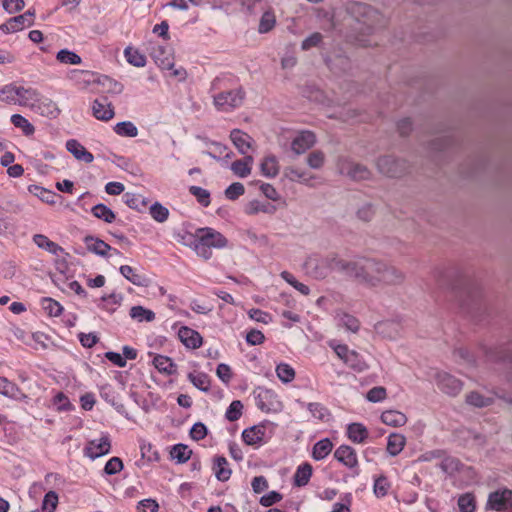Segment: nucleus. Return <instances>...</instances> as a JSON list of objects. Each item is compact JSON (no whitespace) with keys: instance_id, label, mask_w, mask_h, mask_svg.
I'll return each instance as SVG.
<instances>
[{"instance_id":"9","label":"nucleus","mask_w":512,"mask_h":512,"mask_svg":"<svg viewBox=\"0 0 512 512\" xmlns=\"http://www.w3.org/2000/svg\"><path fill=\"white\" fill-rule=\"evenodd\" d=\"M437 387L450 396H456L462 390L463 383L446 372H438L435 377Z\"/></svg>"},{"instance_id":"50","label":"nucleus","mask_w":512,"mask_h":512,"mask_svg":"<svg viewBox=\"0 0 512 512\" xmlns=\"http://www.w3.org/2000/svg\"><path fill=\"white\" fill-rule=\"evenodd\" d=\"M11 123L22 130L23 134L26 136H31L35 132L34 126L22 115L13 114L11 116Z\"/></svg>"},{"instance_id":"20","label":"nucleus","mask_w":512,"mask_h":512,"mask_svg":"<svg viewBox=\"0 0 512 512\" xmlns=\"http://www.w3.org/2000/svg\"><path fill=\"white\" fill-rule=\"evenodd\" d=\"M178 337L187 348L196 349L202 344L201 335L196 330L186 326L179 329Z\"/></svg>"},{"instance_id":"22","label":"nucleus","mask_w":512,"mask_h":512,"mask_svg":"<svg viewBox=\"0 0 512 512\" xmlns=\"http://www.w3.org/2000/svg\"><path fill=\"white\" fill-rule=\"evenodd\" d=\"M84 243L89 252L102 257H107L108 253L112 250V247L109 244L92 235L86 236L84 238Z\"/></svg>"},{"instance_id":"24","label":"nucleus","mask_w":512,"mask_h":512,"mask_svg":"<svg viewBox=\"0 0 512 512\" xmlns=\"http://www.w3.org/2000/svg\"><path fill=\"white\" fill-rule=\"evenodd\" d=\"M69 78L73 80L81 89H86L89 85L97 83L98 75L87 70H72Z\"/></svg>"},{"instance_id":"48","label":"nucleus","mask_w":512,"mask_h":512,"mask_svg":"<svg viewBox=\"0 0 512 512\" xmlns=\"http://www.w3.org/2000/svg\"><path fill=\"white\" fill-rule=\"evenodd\" d=\"M275 211V207L270 203H262L260 201H251L245 208V212L248 215H255L259 212L271 214Z\"/></svg>"},{"instance_id":"60","label":"nucleus","mask_w":512,"mask_h":512,"mask_svg":"<svg viewBox=\"0 0 512 512\" xmlns=\"http://www.w3.org/2000/svg\"><path fill=\"white\" fill-rule=\"evenodd\" d=\"M281 277L282 279H284L288 284H290L291 286H293L297 291H299L301 294L303 295H309L310 293V288L299 282L290 272L288 271H283L281 273Z\"/></svg>"},{"instance_id":"11","label":"nucleus","mask_w":512,"mask_h":512,"mask_svg":"<svg viewBox=\"0 0 512 512\" xmlns=\"http://www.w3.org/2000/svg\"><path fill=\"white\" fill-rule=\"evenodd\" d=\"M150 55L154 60L155 64L166 70H171L174 67V55L172 49L163 45L153 46Z\"/></svg>"},{"instance_id":"58","label":"nucleus","mask_w":512,"mask_h":512,"mask_svg":"<svg viewBox=\"0 0 512 512\" xmlns=\"http://www.w3.org/2000/svg\"><path fill=\"white\" fill-rule=\"evenodd\" d=\"M276 374L283 383H289L295 378L294 369L286 363H280L277 365Z\"/></svg>"},{"instance_id":"35","label":"nucleus","mask_w":512,"mask_h":512,"mask_svg":"<svg viewBox=\"0 0 512 512\" xmlns=\"http://www.w3.org/2000/svg\"><path fill=\"white\" fill-rule=\"evenodd\" d=\"M97 83L101 85L105 92L111 94H120L123 92L124 86L122 83L110 78L106 75L98 76Z\"/></svg>"},{"instance_id":"46","label":"nucleus","mask_w":512,"mask_h":512,"mask_svg":"<svg viewBox=\"0 0 512 512\" xmlns=\"http://www.w3.org/2000/svg\"><path fill=\"white\" fill-rule=\"evenodd\" d=\"M131 318L139 322H151L155 319V313L152 310L146 309L143 306H133L130 309Z\"/></svg>"},{"instance_id":"18","label":"nucleus","mask_w":512,"mask_h":512,"mask_svg":"<svg viewBox=\"0 0 512 512\" xmlns=\"http://www.w3.org/2000/svg\"><path fill=\"white\" fill-rule=\"evenodd\" d=\"M316 142V137L311 131H303L292 141L291 148L296 154H302L310 149Z\"/></svg>"},{"instance_id":"30","label":"nucleus","mask_w":512,"mask_h":512,"mask_svg":"<svg viewBox=\"0 0 512 512\" xmlns=\"http://www.w3.org/2000/svg\"><path fill=\"white\" fill-rule=\"evenodd\" d=\"M380 418L384 424L392 427H401L407 422L406 415L398 410H386Z\"/></svg>"},{"instance_id":"61","label":"nucleus","mask_w":512,"mask_h":512,"mask_svg":"<svg viewBox=\"0 0 512 512\" xmlns=\"http://www.w3.org/2000/svg\"><path fill=\"white\" fill-rule=\"evenodd\" d=\"M42 306L49 316L57 317L61 315L63 307L57 301L52 298L45 297L42 299Z\"/></svg>"},{"instance_id":"57","label":"nucleus","mask_w":512,"mask_h":512,"mask_svg":"<svg viewBox=\"0 0 512 512\" xmlns=\"http://www.w3.org/2000/svg\"><path fill=\"white\" fill-rule=\"evenodd\" d=\"M189 192L204 207H208L211 203L210 192L199 186H190Z\"/></svg>"},{"instance_id":"16","label":"nucleus","mask_w":512,"mask_h":512,"mask_svg":"<svg viewBox=\"0 0 512 512\" xmlns=\"http://www.w3.org/2000/svg\"><path fill=\"white\" fill-rule=\"evenodd\" d=\"M230 139L238 152L242 155L246 156L249 149L252 147V137L240 129H233L230 132Z\"/></svg>"},{"instance_id":"40","label":"nucleus","mask_w":512,"mask_h":512,"mask_svg":"<svg viewBox=\"0 0 512 512\" xmlns=\"http://www.w3.org/2000/svg\"><path fill=\"white\" fill-rule=\"evenodd\" d=\"M123 200L128 207L137 211H142L148 204L142 195L129 192L123 195Z\"/></svg>"},{"instance_id":"53","label":"nucleus","mask_w":512,"mask_h":512,"mask_svg":"<svg viewBox=\"0 0 512 512\" xmlns=\"http://www.w3.org/2000/svg\"><path fill=\"white\" fill-rule=\"evenodd\" d=\"M56 59L63 64L79 65L82 63L81 57L68 49H61L57 53Z\"/></svg>"},{"instance_id":"13","label":"nucleus","mask_w":512,"mask_h":512,"mask_svg":"<svg viewBox=\"0 0 512 512\" xmlns=\"http://www.w3.org/2000/svg\"><path fill=\"white\" fill-rule=\"evenodd\" d=\"M334 458L349 469H358L357 453L351 446H339L334 451Z\"/></svg>"},{"instance_id":"63","label":"nucleus","mask_w":512,"mask_h":512,"mask_svg":"<svg viewBox=\"0 0 512 512\" xmlns=\"http://www.w3.org/2000/svg\"><path fill=\"white\" fill-rule=\"evenodd\" d=\"M192 246L196 254L204 259H209L212 256V251L210 246H206L203 241H200L198 237L195 235L192 236Z\"/></svg>"},{"instance_id":"12","label":"nucleus","mask_w":512,"mask_h":512,"mask_svg":"<svg viewBox=\"0 0 512 512\" xmlns=\"http://www.w3.org/2000/svg\"><path fill=\"white\" fill-rule=\"evenodd\" d=\"M257 407L263 412H271L277 409L279 401L277 400L276 393L271 389L258 388L256 396Z\"/></svg>"},{"instance_id":"62","label":"nucleus","mask_w":512,"mask_h":512,"mask_svg":"<svg viewBox=\"0 0 512 512\" xmlns=\"http://www.w3.org/2000/svg\"><path fill=\"white\" fill-rule=\"evenodd\" d=\"M151 217L157 222H164L168 219L169 210L158 202L152 204L149 208Z\"/></svg>"},{"instance_id":"19","label":"nucleus","mask_w":512,"mask_h":512,"mask_svg":"<svg viewBox=\"0 0 512 512\" xmlns=\"http://www.w3.org/2000/svg\"><path fill=\"white\" fill-rule=\"evenodd\" d=\"M265 433L264 425H254L243 430L242 439L249 446L261 445L264 442Z\"/></svg>"},{"instance_id":"56","label":"nucleus","mask_w":512,"mask_h":512,"mask_svg":"<svg viewBox=\"0 0 512 512\" xmlns=\"http://www.w3.org/2000/svg\"><path fill=\"white\" fill-rule=\"evenodd\" d=\"M458 507L460 512H475L476 501L471 493H465L458 499Z\"/></svg>"},{"instance_id":"32","label":"nucleus","mask_w":512,"mask_h":512,"mask_svg":"<svg viewBox=\"0 0 512 512\" xmlns=\"http://www.w3.org/2000/svg\"><path fill=\"white\" fill-rule=\"evenodd\" d=\"M406 438L399 433H391L387 440V452L391 456H397L404 448Z\"/></svg>"},{"instance_id":"45","label":"nucleus","mask_w":512,"mask_h":512,"mask_svg":"<svg viewBox=\"0 0 512 512\" xmlns=\"http://www.w3.org/2000/svg\"><path fill=\"white\" fill-rule=\"evenodd\" d=\"M170 455L171 458L177 460L178 463H185L190 459L192 450H190L187 445L180 443L172 447Z\"/></svg>"},{"instance_id":"54","label":"nucleus","mask_w":512,"mask_h":512,"mask_svg":"<svg viewBox=\"0 0 512 512\" xmlns=\"http://www.w3.org/2000/svg\"><path fill=\"white\" fill-rule=\"evenodd\" d=\"M0 101L7 104L17 103V86L14 84H7L0 89Z\"/></svg>"},{"instance_id":"5","label":"nucleus","mask_w":512,"mask_h":512,"mask_svg":"<svg viewBox=\"0 0 512 512\" xmlns=\"http://www.w3.org/2000/svg\"><path fill=\"white\" fill-rule=\"evenodd\" d=\"M245 92L242 88L221 92L214 96V105L220 111H231L242 105Z\"/></svg>"},{"instance_id":"31","label":"nucleus","mask_w":512,"mask_h":512,"mask_svg":"<svg viewBox=\"0 0 512 512\" xmlns=\"http://www.w3.org/2000/svg\"><path fill=\"white\" fill-rule=\"evenodd\" d=\"M348 438L354 443H364L368 438V430L361 423H351L347 427Z\"/></svg>"},{"instance_id":"15","label":"nucleus","mask_w":512,"mask_h":512,"mask_svg":"<svg viewBox=\"0 0 512 512\" xmlns=\"http://www.w3.org/2000/svg\"><path fill=\"white\" fill-rule=\"evenodd\" d=\"M110 448L111 443L109 437L103 436L98 440H91L85 448V452L91 459H96L109 453Z\"/></svg>"},{"instance_id":"17","label":"nucleus","mask_w":512,"mask_h":512,"mask_svg":"<svg viewBox=\"0 0 512 512\" xmlns=\"http://www.w3.org/2000/svg\"><path fill=\"white\" fill-rule=\"evenodd\" d=\"M93 116L101 121H109L114 117V108L107 98L95 99L92 105Z\"/></svg>"},{"instance_id":"2","label":"nucleus","mask_w":512,"mask_h":512,"mask_svg":"<svg viewBox=\"0 0 512 512\" xmlns=\"http://www.w3.org/2000/svg\"><path fill=\"white\" fill-rule=\"evenodd\" d=\"M305 269L315 279H324L331 272H341L347 276H352L353 261H346L339 258L336 254L327 256H310L305 261Z\"/></svg>"},{"instance_id":"26","label":"nucleus","mask_w":512,"mask_h":512,"mask_svg":"<svg viewBox=\"0 0 512 512\" xmlns=\"http://www.w3.org/2000/svg\"><path fill=\"white\" fill-rule=\"evenodd\" d=\"M119 271L123 277L136 286L147 287L150 284L148 277L136 273L135 269L129 265H122Z\"/></svg>"},{"instance_id":"34","label":"nucleus","mask_w":512,"mask_h":512,"mask_svg":"<svg viewBox=\"0 0 512 512\" xmlns=\"http://www.w3.org/2000/svg\"><path fill=\"white\" fill-rule=\"evenodd\" d=\"M33 241L39 248L44 249L53 255H58L59 252L63 251L61 246L51 241L47 236L43 234L34 235Z\"/></svg>"},{"instance_id":"28","label":"nucleus","mask_w":512,"mask_h":512,"mask_svg":"<svg viewBox=\"0 0 512 512\" xmlns=\"http://www.w3.org/2000/svg\"><path fill=\"white\" fill-rule=\"evenodd\" d=\"M342 173H346L353 180H366L371 174L366 166L354 162L343 166Z\"/></svg>"},{"instance_id":"7","label":"nucleus","mask_w":512,"mask_h":512,"mask_svg":"<svg viewBox=\"0 0 512 512\" xmlns=\"http://www.w3.org/2000/svg\"><path fill=\"white\" fill-rule=\"evenodd\" d=\"M377 168L388 177H400L407 171L408 166L404 160L387 155L377 160Z\"/></svg>"},{"instance_id":"51","label":"nucleus","mask_w":512,"mask_h":512,"mask_svg":"<svg viewBox=\"0 0 512 512\" xmlns=\"http://www.w3.org/2000/svg\"><path fill=\"white\" fill-rule=\"evenodd\" d=\"M35 10H27L24 14L10 18L15 25L17 31L23 29L24 26H31L34 22Z\"/></svg>"},{"instance_id":"64","label":"nucleus","mask_w":512,"mask_h":512,"mask_svg":"<svg viewBox=\"0 0 512 512\" xmlns=\"http://www.w3.org/2000/svg\"><path fill=\"white\" fill-rule=\"evenodd\" d=\"M243 404L239 400H234L229 405L225 417L227 420L234 422L237 421L242 415Z\"/></svg>"},{"instance_id":"8","label":"nucleus","mask_w":512,"mask_h":512,"mask_svg":"<svg viewBox=\"0 0 512 512\" xmlns=\"http://www.w3.org/2000/svg\"><path fill=\"white\" fill-rule=\"evenodd\" d=\"M355 12L362 17V19H359V21L367 25L369 29L373 30L381 28L386 24V19L384 16L370 5L363 3L356 4Z\"/></svg>"},{"instance_id":"41","label":"nucleus","mask_w":512,"mask_h":512,"mask_svg":"<svg viewBox=\"0 0 512 512\" xmlns=\"http://www.w3.org/2000/svg\"><path fill=\"white\" fill-rule=\"evenodd\" d=\"M153 364L159 372L166 373L168 375L175 372V364L172 362V359L167 356L156 355L153 359Z\"/></svg>"},{"instance_id":"29","label":"nucleus","mask_w":512,"mask_h":512,"mask_svg":"<svg viewBox=\"0 0 512 512\" xmlns=\"http://www.w3.org/2000/svg\"><path fill=\"white\" fill-rule=\"evenodd\" d=\"M253 162L254 158L251 155H246L243 159L234 161L230 168L236 176L245 178L250 175Z\"/></svg>"},{"instance_id":"25","label":"nucleus","mask_w":512,"mask_h":512,"mask_svg":"<svg viewBox=\"0 0 512 512\" xmlns=\"http://www.w3.org/2000/svg\"><path fill=\"white\" fill-rule=\"evenodd\" d=\"M0 394L15 400L28 398L15 383L4 377H0Z\"/></svg>"},{"instance_id":"33","label":"nucleus","mask_w":512,"mask_h":512,"mask_svg":"<svg viewBox=\"0 0 512 512\" xmlns=\"http://www.w3.org/2000/svg\"><path fill=\"white\" fill-rule=\"evenodd\" d=\"M333 449V443L329 438H324L316 442L313 446L312 457L319 461L326 458Z\"/></svg>"},{"instance_id":"44","label":"nucleus","mask_w":512,"mask_h":512,"mask_svg":"<svg viewBox=\"0 0 512 512\" xmlns=\"http://www.w3.org/2000/svg\"><path fill=\"white\" fill-rule=\"evenodd\" d=\"M234 3L239 4L249 14H256L266 8L264 0H233Z\"/></svg>"},{"instance_id":"6","label":"nucleus","mask_w":512,"mask_h":512,"mask_svg":"<svg viewBox=\"0 0 512 512\" xmlns=\"http://www.w3.org/2000/svg\"><path fill=\"white\" fill-rule=\"evenodd\" d=\"M486 509L496 512H512V490L504 488L491 492Z\"/></svg>"},{"instance_id":"52","label":"nucleus","mask_w":512,"mask_h":512,"mask_svg":"<svg viewBox=\"0 0 512 512\" xmlns=\"http://www.w3.org/2000/svg\"><path fill=\"white\" fill-rule=\"evenodd\" d=\"M466 402L472 406L483 408L491 405L493 403V398L485 397L480 393L473 391L466 396Z\"/></svg>"},{"instance_id":"27","label":"nucleus","mask_w":512,"mask_h":512,"mask_svg":"<svg viewBox=\"0 0 512 512\" xmlns=\"http://www.w3.org/2000/svg\"><path fill=\"white\" fill-rule=\"evenodd\" d=\"M212 469L217 480L221 482H226L231 477L232 471L228 467V461L224 456L214 457Z\"/></svg>"},{"instance_id":"38","label":"nucleus","mask_w":512,"mask_h":512,"mask_svg":"<svg viewBox=\"0 0 512 512\" xmlns=\"http://www.w3.org/2000/svg\"><path fill=\"white\" fill-rule=\"evenodd\" d=\"M312 476V466L309 463L300 465L294 474V484L298 487L305 486Z\"/></svg>"},{"instance_id":"42","label":"nucleus","mask_w":512,"mask_h":512,"mask_svg":"<svg viewBox=\"0 0 512 512\" xmlns=\"http://www.w3.org/2000/svg\"><path fill=\"white\" fill-rule=\"evenodd\" d=\"M113 129L117 135L122 137L134 138L138 135V128L131 121L119 122Z\"/></svg>"},{"instance_id":"43","label":"nucleus","mask_w":512,"mask_h":512,"mask_svg":"<svg viewBox=\"0 0 512 512\" xmlns=\"http://www.w3.org/2000/svg\"><path fill=\"white\" fill-rule=\"evenodd\" d=\"M337 317L339 326L353 333L358 332L360 328V322L356 317L347 313L338 314Z\"/></svg>"},{"instance_id":"55","label":"nucleus","mask_w":512,"mask_h":512,"mask_svg":"<svg viewBox=\"0 0 512 512\" xmlns=\"http://www.w3.org/2000/svg\"><path fill=\"white\" fill-rule=\"evenodd\" d=\"M391 488V484L388 481L387 477L381 475L374 480L373 491L374 494L378 497H384L388 494L389 489Z\"/></svg>"},{"instance_id":"47","label":"nucleus","mask_w":512,"mask_h":512,"mask_svg":"<svg viewBox=\"0 0 512 512\" xmlns=\"http://www.w3.org/2000/svg\"><path fill=\"white\" fill-rule=\"evenodd\" d=\"M29 191L48 204H54L56 198L60 197L58 194L37 185L30 186Z\"/></svg>"},{"instance_id":"21","label":"nucleus","mask_w":512,"mask_h":512,"mask_svg":"<svg viewBox=\"0 0 512 512\" xmlns=\"http://www.w3.org/2000/svg\"><path fill=\"white\" fill-rule=\"evenodd\" d=\"M66 149L77 159L85 163H91L94 156L80 142L70 139L66 142Z\"/></svg>"},{"instance_id":"23","label":"nucleus","mask_w":512,"mask_h":512,"mask_svg":"<svg viewBox=\"0 0 512 512\" xmlns=\"http://www.w3.org/2000/svg\"><path fill=\"white\" fill-rule=\"evenodd\" d=\"M40 93L31 87L17 86V103L20 106H28L31 109L38 100Z\"/></svg>"},{"instance_id":"59","label":"nucleus","mask_w":512,"mask_h":512,"mask_svg":"<svg viewBox=\"0 0 512 512\" xmlns=\"http://www.w3.org/2000/svg\"><path fill=\"white\" fill-rule=\"evenodd\" d=\"M188 378L191 383L199 390L207 392L210 389V381L205 373H199L196 375L189 373Z\"/></svg>"},{"instance_id":"36","label":"nucleus","mask_w":512,"mask_h":512,"mask_svg":"<svg viewBox=\"0 0 512 512\" xmlns=\"http://www.w3.org/2000/svg\"><path fill=\"white\" fill-rule=\"evenodd\" d=\"M260 169L262 174L268 178L277 176L279 173V165L276 157L273 155L266 156L260 165Z\"/></svg>"},{"instance_id":"39","label":"nucleus","mask_w":512,"mask_h":512,"mask_svg":"<svg viewBox=\"0 0 512 512\" xmlns=\"http://www.w3.org/2000/svg\"><path fill=\"white\" fill-rule=\"evenodd\" d=\"M262 12L263 14L259 22L258 31L260 33H267L274 28L276 24V17L271 8H265Z\"/></svg>"},{"instance_id":"14","label":"nucleus","mask_w":512,"mask_h":512,"mask_svg":"<svg viewBox=\"0 0 512 512\" xmlns=\"http://www.w3.org/2000/svg\"><path fill=\"white\" fill-rule=\"evenodd\" d=\"M32 110L36 113L48 117L50 119H55L60 114V109L57 104L49 98L39 96L38 100L34 104Z\"/></svg>"},{"instance_id":"49","label":"nucleus","mask_w":512,"mask_h":512,"mask_svg":"<svg viewBox=\"0 0 512 512\" xmlns=\"http://www.w3.org/2000/svg\"><path fill=\"white\" fill-rule=\"evenodd\" d=\"M91 212L96 218L106 223H112L116 218L115 213L109 207L101 203L95 205Z\"/></svg>"},{"instance_id":"1","label":"nucleus","mask_w":512,"mask_h":512,"mask_svg":"<svg viewBox=\"0 0 512 512\" xmlns=\"http://www.w3.org/2000/svg\"><path fill=\"white\" fill-rule=\"evenodd\" d=\"M368 287L398 286L405 281V273L383 260L361 258L353 261L352 276Z\"/></svg>"},{"instance_id":"10","label":"nucleus","mask_w":512,"mask_h":512,"mask_svg":"<svg viewBox=\"0 0 512 512\" xmlns=\"http://www.w3.org/2000/svg\"><path fill=\"white\" fill-rule=\"evenodd\" d=\"M195 236L198 237L200 241H203L206 246H210L211 248L220 249L226 247L228 244V240L225 236L210 227L197 229Z\"/></svg>"},{"instance_id":"37","label":"nucleus","mask_w":512,"mask_h":512,"mask_svg":"<svg viewBox=\"0 0 512 512\" xmlns=\"http://www.w3.org/2000/svg\"><path fill=\"white\" fill-rule=\"evenodd\" d=\"M124 56L129 64L135 67H144L146 65V56L138 49L128 46L124 50Z\"/></svg>"},{"instance_id":"3","label":"nucleus","mask_w":512,"mask_h":512,"mask_svg":"<svg viewBox=\"0 0 512 512\" xmlns=\"http://www.w3.org/2000/svg\"><path fill=\"white\" fill-rule=\"evenodd\" d=\"M329 347L334 350L336 355L351 369L362 372L368 368V364L363 357L355 350H350L345 344H337L335 340L329 342Z\"/></svg>"},{"instance_id":"4","label":"nucleus","mask_w":512,"mask_h":512,"mask_svg":"<svg viewBox=\"0 0 512 512\" xmlns=\"http://www.w3.org/2000/svg\"><path fill=\"white\" fill-rule=\"evenodd\" d=\"M479 352L486 358L488 362H509L508 380L512 381V341L506 345L495 348H488L484 345L480 346Z\"/></svg>"}]
</instances>
